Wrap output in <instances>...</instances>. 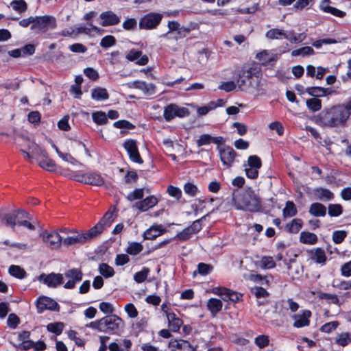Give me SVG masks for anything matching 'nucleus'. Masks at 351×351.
Masks as SVG:
<instances>
[{
    "mask_svg": "<svg viewBox=\"0 0 351 351\" xmlns=\"http://www.w3.org/2000/svg\"><path fill=\"white\" fill-rule=\"evenodd\" d=\"M56 27V19L52 16H35L34 23L30 29L38 33H44Z\"/></svg>",
    "mask_w": 351,
    "mask_h": 351,
    "instance_id": "39448f33",
    "label": "nucleus"
},
{
    "mask_svg": "<svg viewBox=\"0 0 351 351\" xmlns=\"http://www.w3.org/2000/svg\"><path fill=\"white\" fill-rule=\"evenodd\" d=\"M261 165L262 163L261 158L256 155H253L248 158L247 164L246 165L256 169H259L261 167Z\"/></svg>",
    "mask_w": 351,
    "mask_h": 351,
    "instance_id": "4d7b16f0",
    "label": "nucleus"
},
{
    "mask_svg": "<svg viewBox=\"0 0 351 351\" xmlns=\"http://www.w3.org/2000/svg\"><path fill=\"white\" fill-rule=\"evenodd\" d=\"M47 328L49 331L58 335L62 332L64 324L61 322L50 323Z\"/></svg>",
    "mask_w": 351,
    "mask_h": 351,
    "instance_id": "5fc2aeb1",
    "label": "nucleus"
},
{
    "mask_svg": "<svg viewBox=\"0 0 351 351\" xmlns=\"http://www.w3.org/2000/svg\"><path fill=\"white\" fill-rule=\"evenodd\" d=\"M8 271L11 276L19 279H23L26 276V271L19 265H11Z\"/></svg>",
    "mask_w": 351,
    "mask_h": 351,
    "instance_id": "4c0bfd02",
    "label": "nucleus"
},
{
    "mask_svg": "<svg viewBox=\"0 0 351 351\" xmlns=\"http://www.w3.org/2000/svg\"><path fill=\"white\" fill-rule=\"evenodd\" d=\"M189 114V111L186 108L180 107L172 104L165 107L163 116L166 121H170L175 117L183 118Z\"/></svg>",
    "mask_w": 351,
    "mask_h": 351,
    "instance_id": "0eeeda50",
    "label": "nucleus"
},
{
    "mask_svg": "<svg viewBox=\"0 0 351 351\" xmlns=\"http://www.w3.org/2000/svg\"><path fill=\"white\" fill-rule=\"evenodd\" d=\"M306 106L313 112L318 111L322 108V101L317 98H311L306 100Z\"/></svg>",
    "mask_w": 351,
    "mask_h": 351,
    "instance_id": "c03bdc74",
    "label": "nucleus"
},
{
    "mask_svg": "<svg viewBox=\"0 0 351 351\" xmlns=\"http://www.w3.org/2000/svg\"><path fill=\"white\" fill-rule=\"evenodd\" d=\"M347 236V232L345 230L334 231L332 236V241L336 244H339L343 241Z\"/></svg>",
    "mask_w": 351,
    "mask_h": 351,
    "instance_id": "864d4df0",
    "label": "nucleus"
},
{
    "mask_svg": "<svg viewBox=\"0 0 351 351\" xmlns=\"http://www.w3.org/2000/svg\"><path fill=\"white\" fill-rule=\"evenodd\" d=\"M261 264L264 269H271L276 266V263L271 256H263L261 260Z\"/></svg>",
    "mask_w": 351,
    "mask_h": 351,
    "instance_id": "bf43d9fd",
    "label": "nucleus"
},
{
    "mask_svg": "<svg viewBox=\"0 0 351 351\" xmlns=\"http://www.w3.org/2000/svg\"><path fill=\"white\" fill-rule=\"evenodd\" d=\"M317 241V236L314 233L305 231L300 233V241L304 244L314 245Z\"/></svg>",
    "mask_w": 351,
    "mask_h": 351,
    "instance_id": "2f4dec72",
    "label": "nucleus"
},
{
    "mask_svg": "<svg viewBox=\"0 0 351 351\" xmlns=\"http://www.w3.org/2000/svg\"><path fill=\"white\" fill-rule=\"evenodd\" d=\"M339 325V323L337 321L330 322L324 324L320 328V330L325 333H330L331 332L335 330L338 327Z\"/></svg>",
    "mask_w": 351,
    "mask_h": 351,
    "instance_id": "6e6d98bb",
    "label": "nucleus"
},
{
    "mask_svg": "<svg viewBox=\"0 0 351 351\" xmlns=\"http://www.w3.org/2000/svg\"><path fill=\"white\" fill-rule=\"evenodd\" d=\"M36 308L38 313L45 310L58 311L59 304L53 299L47 296H40L36 301Z\"/></svg>",
    "mask_w": 351,
    "mask_h": 351,
    "instance_id": "f8f14e48",
    "label": "nucleus"
},
{
    "mask_svg": "<svg viewBox=\"0 0 351 351\" xmlns=\"http://www.w3.org/2000/svg\"><path fill=\"white\" fill-rule=\"evenodd\" d=\"M160 14L150 12L142 17L139 21L140 29H151L156 27L162 20Z\"/></svg>",
    "mask_w": 351,
    "mask_h": 351,
    "instance_id": "1a4fd4ad",
    "label": "nucleus"
},
{
    "mask_svg": "<svg viewBox=\"0 0 351 351\" xmlns=\"http://www.w3.org/2000/svg\"><path fill=\"white\" fill-rule=\"evenodd\" d=\"M17 215L8 213L3 216L2 221L7 226H10L12 228H14V226L17 224L16 221Z\"/></svg>",
    "mask_w": 351,
    "mask_h": 351,
    "instance_id": "37998d69",
    "label": "nucleus"
},
{
    "mask_svg": "<svg viewBox=\"0 0 351 351\" xmlns=\"http://www.w3.org/2000/svg\"><path fill=\"white\" fill-rule=\"evenodd\" d=\"M143 191V189H136L134 191L130 193L128 195L127 199L130 202L136 199H141L143 197L144 195Z\"/></svg>",
    "mask_w": 351,
    "mask_h": 351,
    "instance_id": "13d9d810",
    "label": "nucleus"
},
{
    "mask_svg": "<svg viewBox=\"0 0 351 351\" xmlns=\"http://www.w3.org/2000/svg\"><path fill=\"white\" fill-rule=\"evenodd\" d=\"M104 224L101 222H98L95 226L91 228L88 231L86 232H83L86 241L91 240L95 237H97L98 235H99L102 231L104 230Z\"/></svg>",
    "mask_w": 351,
    "mask_h": 351,
    "instance_id": "cd10ccee",
    "label": "nucleus"
},
{
    "mask_svg": "<svg viewBox=\"0 0 351 351\" xmlns=\"http://www.w3.org/2000/svg\"><path fill=\"white\" fill-rule=\"evenodd\" d=\"M101 332L116 334L123 327V322L117 315L112 314L101 318Z\"/></svg>",
    "mask_w": 351,
    "mask_h": 351,
    "instance_id": "423d86ee",
    "label": "nucleus"
},
{
    "mask_svg": "<svg viewBox=\"0 0 351 351\" xmlns=\"http://www.w3.org/2000/svg\"><path fill=\"white\" fill-rule=\"evenodd\" d=\"M265 36L269 39H282L287 38V32L282 29L274 28L266 32Z\"/></svg>",
    "mask_w": 351,
    "mask_h": 351,
    "instance_id": "f704fd0d",
    "label": "nucleus"
},
{
    "mask_svg": "<svg viewBox=\"0 0 351 351\" xmlns=\"http://www.w3.org/2000/svg\"><path fill=\"white\" fill-rule=\"evenodd\" d=\"M213 293L220 295L221 299L224 301L230 300L234 302H237L241 298V294L225 288H215Z\"/></svg>",
    "mask_w": 351,
    "mask_h": 351,
    "instance_id": "f3484780",
    "label": "nucleus"
},
{
    "mask_svg": "<svg viewBox=\"0 0 351 351\" xmlns=\"http://www.w3.org/2000/svg\"><path fill=\"white\" fill-rule=\"evenodd\" d=\"M197 25L195 24L191 25L189 27H184L180 25L179 30L178 32L179 38L185 37L191 31L195 29Z\"/></svg>",
    "mask_w": 351,
    "mask_h": 351,
    "instance_id": "774afa93",
    "label": "nucleus"
},
{
    "mask_svg": "<svg viewBox=\"0 0 351 351\" xmlns=\"http://www.w3.org/2000/svg\"><path fill=\"white\" fill-rule=\"evenodd\" d=\"M33 147L35 148L36 152L40 153L43 156V158L39 162V165L43 169H46L47 171H53L56 164L51 158L47 156L45 151L43 150L37 145H34L32 143V147Z\"/></svg>",
    "mask_w": 351,
    "mask_h": 351,
    "instance_id": "a211bd4d",
    "label": "nucleus"
},
{
    "mask_svg": "<svg viewBox=\"0 0 351 351\" xmlns=\"http://www.w3.org/2000/svg\"><path fill=\"white\" fill-rule=\"evenodd\" d=\"M116 43V39L111 35L104 36L100 42L102 47L107 48L113 46Z\"/></svg>",
    "mask_w": 351,
    "mask_h": 351,
    "instance_id": "e2e57ef3",
    "label": "nucleus"
},
{
    "mask_svg": "<svg viewBox=\"0 0 351 351\" xmlns=\"http://www.w3.org/2000/svg\"><path fill=\"white\" fill-rule=\"evenodd\" d=\"M224 104V101L222 99H218L216 101H210L206 106L199 107L197 108V114L199 115H206L210 110L215 109L218 106H222Z\"/></svg>",
    "mask_w": 351,
    "mask_h": 351,
    "instance_id": "393cba45",
    "label": "nucleus"
},
{
    "mask_svg": "<svg viewBox=\"0 0 351 351\" xmlns=\"http://www.w3.org/2000/svg\"><path fill=\"white\" fill-rule=\"evenodd\" d=\"M330 0H323L320 4V9L326 12L330 13L335 16L342 18L346 15V12L336 8L330 5Z\"/></svg>",
    "mask_w": 351,
    "mask_h": 351,
    "instance_id": "5701e85b",
    "label": "nucleus"
},
{
    "mask_svg": "<svg viewBox=\"0 0 351 351\" xmlns=\"http://www.w3.org/2000/svg\"><path fill=\"white\" fill-rule=\"evenodd\" d=\"M348 120L344 108L341 104L326 108L315 117V123L322 128L343 127Z\"/></svg>",
    "mask_w": 351,
    "mask_h": 351,
    "instance_id": "f03ea898",
    "label": "nucleus"
},
{
    "mask_svg": "<svg viewBox=\"0 0 351 351\" xmlns=\"http://www.w3.org/2000/svg\"><path fill=\"white\" fill-rule=\"evenodd\" d=\"M297 212L295 204L291 201H287L285 207L283 208L282 215L285 218L292 217L297 214Z\"/></svg>",
    "mask_w": 351,
    "mask_h": 351,
    "instance_id": "e433bc0d",
    "label": "nucleus"
},
{
    "mask_svg": "<svg viewBox=\"0 0 351 351\" xmlns=\"http://www.w3.org/2000/svg\"><path fill=\"white\" fill-rule=\"evenodd\" d=\"M158 203V199L156 197L152 195L146 197L142 201L136 204V207L141 211H147L149 208L154 207Z\"/></svg>",
    "mask_w": 351,
    "mask_h": 351,
    "instance_id": "b1692460",
    "label": "nucleus"
},
{
    "mask_svg": "<svg viewBox=\"0 0 351 351\" xmlns=\"http://www.w3.org/2000/svg\"><path fill=\"white\" fill-rule=\"evenodd\" d=\"M123 147L126 150L131 161L137 164H143V160L138 152L136 141L128 139L123 143Z\"/></svg>",
    "mask_w": 351,
    "mask_h": 351,
    "instance_id": "9d476101",
    "label": "nucleus"
},
{
    "mask_svg": "<svg viewBox=\"0 0 351 351\" xmlns=\"http://www.w3.org/2000/svg\"><path fill=\"white\" fill-rule=\"evenodd\" d=\"M94 122L99 125H104L108 122V118L105 112L99 111L93 113Z\"/></svg>",
    "mask_w": 351,
    "mask_h": 351,
    "instance_id": "de8ad7c7",
    "label": "nucleus"
},
{
    "mask_svg": "<svg viewBox=\"0 0 351 351\" xmlns=\"http://www.w3.org/2000/svg\"><path fill=\"white\" fill-rule=\"evenodd\" d=\"M129 88H136L141 90L145 95L150 96L156 93V86L152 83L136 80L125 84Z\"/></svg>",
    "mask_w": 351,
    "mask_h": 351,
    "instance_id": "ddd939ff",
    "label": "nucleus"
},
{
    "mask_svg": "<svg viewBox=\"0 0 351 351\" xmlns=\"http://www.w3.org/2000/svg\"><path fill=\"white\" fill-rule=\"evenodd\" d=\"M100 18L102 20L101 25L104 27L114 25L118 24L120 21V18L112 11L102 12L100 14Z\"/></svg>",
    "mask_w": 351,
    "mask_h": 351,
    "instance_id": "aec40b11",
    "label": "nucleus"
},
{
    "mask_svg": "<svg viewBox=\"0 0 351 351\" xmlns=\"http://www.w3.org/2000/svg\"><path fill=\"white\" fill-rule=\"evenodd\" d=\"M306 34L305 33L295 34L293 32L287 33L286 39L289 40L291 43H299L305 40Z\"/></svg>",
    "mask_w": 351,
    "mask_h": 351,
    "instance_id": "58836bf2",
    "label": "nucleus"
},
{
    "mask_svg": "<svg viewBox=\"0 0 351 351\" xmlns=\"http://www.w3.org/2000/svg\"><path fill=\"white\" fill-rule=\"evenodd\" d=\"M169 346L172 349H185L186 347L190 346V344L187 341L185 340L171 339L169 343Z\"/></svg>",
    "mask_w": 351,
    "mask_h": 351,
    "instance_id": "09e8293b",
    "label": "nucleus"
},
{
    "mask_svg": "<svg viewBox=\"0 0 351 351\" xmlns=\"http://www.w3.org/2000/svg\"><path fill=\"white\" fill-rule=\"evenodd\" d=\"M114 218V210H110L106 213L99 222L104 224V227L105 226H109L113 221Z\"/></svg>",
    "mask_w": 351,
    "mask_h": 351,
    "instance_id": "0e129e2a",
    "label": "nucleus"
},
{
    "mask_svg": "<svg viewBox=\"0 0 351 351\" xmlns=\"http://www.w3.org/2000/svg\"><path fill=\"white\" fill-rule=\"evenodd\" d=\"M165 232L166 230L163 228L162 225H153L144 232L143 237L145 239H154Z\"/></svg>",
    "mask_w": 351,
    "mask_h": 351,
    "instance_id": "4be33fe9",
    "label": "nucleus"
},
{
    "mask_svg": "<svg viewBox=\"0 0 351 351\" xmlns=\"http://www.w3.org/2000/svg\"><path fill=\"white\" fill-rule=\"evenodd\" d=\"M254 342L258 347L263 348L269 344V337L264 335H259L255 338Z\"/></svg>",
    "mask_w": 351,
    "mask_h": 351,
    "instance_id": "052dcab7",
    "label": "nucleus"
},
{
    "mask_svg": "<svg viewBox=\"0 0 351 351\" xmlns=\"http://www.w3.org/2000/svg\"><path fill=\"white\" fill-rule=\"evenodd\" d=\"M236 82L241 90L252 91L257 95H263L266 92L261 69L256 66H243L239 72Z\"/></svg>",
    "mask_w": 351,
    "mask_h": 351,
    "instance_id": "f257e3e1",
    "label": "nucleus"
},
{
    "mask_svg": "<svg viewBox=\"0 0 351 351\" xmlns=\"http://www.w3.org/2000/svg\"><path fill=\"white\" fill-rule=\"evenodd\" d=\"M311 312L304 310L302 313L294 315L292 317L294 320L293 326L295 328H302L309 326Z\"/></svg>",
    "mask_w": 351,
    "mask_h": 351,
    "instance_id": "2eb2a0df",
    "label": "nucleus"
},
{
    "mask_svg": "<svg viewBox=\"0 0 351 351\" xmlns=\"http://www.w3.org/2000/svg\"><path fill=\"white\" fill-rule=\"evenodd\" d=\"M219 151L223 165L227 167H231L237 156V152L229 146L219 147Z\"/></svg>",
    "mask_w": 351,
    "mask_h": 351,
    "instance_id": "4468645a",
    "label": "nucleus"
},
{
    "mask_svg": "<svg viewBox=\"0 0 351 351\" xmlns=\"http://www.w3.org/2000/svg\"><path fill=\"white\" fill-rule=\"evenodd\" d=\"M86 184L100 186L104 184L103 177L95 172L86 173Z\"/></svg>",
    "mask_w": 351,
    "mask_h": 351,
    "instance_id": "bb28decb",
    "label": "nucleus"
},
{
    "mask_svg": "<svg viewBox=\"0 0 351 351\" xmlns=\"http://www.w3.org/2000/svg\"><path fill=\"white\" fill-rule=\"evenodd\" d=\"M38 280L48 286L49 287L56 288L64 283V276L61 274L50 273L49 274H41Z\"/></svg>",
    "mask_w": 351,
    "mask_h": 351,
    "instance_id": "9b49d317",
    "label": "nucleus"
},
{
    "mask_svg": "<svg viewBox=\"0 0 351 351\" xmlns=\"http://www.w3.org/2000/svg\"><path fill=\"white\" fill-rule=\"evenodd\" d=\"M311 254V258L317 264L322 266L326 265L327 261V257L324 250L320 247H317L309 252Z\"/></svg>",
    "mask_w": 351,
    "mask_h": 351,
    "instance_id": "412c9836",
    "label": "nucleus"
},
{
    "mask_svg": "<svg viewBox=\"0 0 351 351\" xmlns=\"http://www.w3.org/2000/svg\"><path fill=\"white\" fill-rule=\"evenodd\" d=\"M351 342L350 335L348 332H342L335 338V343L341 346H346Z\"/></svg>",
    "mask_w": 351,
    "mask_h": 351,
    "instance_id": "a19ab883",
    "label": "nucleus"
},
{
    "mask_svg": "<svg viewBox=\"0 0 351 351\" xmlns=\"http://www.w3.org/2000/svg\"><path fill=\"white\" fill-rule=\"evenodd\" d=\"M64 278L66 282L64 285V287L67 289L75 288V285L82 280V271L76 268H73L66 271L63 274Z\"/></svg>",
    "mask_w": 351,
    "mask_h": 351,
    "instance_id": "6e6552de",
    "label": "nucleus"
},
{
    "mask_svg": "<svg viewBox=\"0 0 351 351\" xmlns=\"http://www.w3.org/2000/svg\"><path fill=\"white\" fill-rule=\"evenodd\" d=\"M314 195L317 199L322 201H329L334 198V194L330 190L322 187L315 189Z\"/></svg>",
    "mask_w": 351,
    "mask_h": 351,
    "instance_id": "c85d7f7f",
    "label": "nucleus"
},
{
    "mask_svg": "<svg viewBox=\"0 0 351 351\" xmlns=\"http://www.w3.org/2000/svg\"><path fill=\"white\" fill-rule=\"evenodd\" d=\"M315 53V51L313 50V49L311 47H301L298 49H295L293 51H292L291 52V56H309V55H313Z\"/></svg>",
    "mask_w": 351,
    "mask_h": 351,
    "instance_id": "79ce46f5",
    "label": "nucleus"
},
{
    "mask_svg": "<svg viewBox=\"0 0 351 351\" xmlns=\"http://www.w3.org/2000/svg\"><path fill=\"white\" fill-rule=\"evenodd\" d=\"M213 137L207 134H202L199 139L197 141V145L201 147L206 145L212 143Z\"/></svg>",
    "mask_w": 351,
    "mask_h": 351,
    "instance_id": "338daca9",
    "label": "nucleus"
},
{
    "mask_svg": "<svg viewBox=\"0 0 351 351\" xmlns=\"http://www.w3.org/2000/svg\"><path fill=\"white\" fill-rule=\"evenodd\" d=\"M70 232L69 229L60 228L58 230L48 232L43 231L40 234L43 241L51 249H58L61 244L63 243V238L60 235V232L68 234Z\"/></svg>",
    "mask_w": 351,
    "mask_h": 351,
    "instance_id": "20e7f679",
    "label": "nucleus"
},
{
    "mask_svg": "<svg viewBox=\"0 0 351 351\" xmlns=\"http://www.w3.org/2000/svg\"><path fill=\"white\" fill-rule=\"evenodd\" d=\"M302 227L301 219H294L285 226L286 230L289 233H298Z\"/></svg>",
    "mask_w": 351,
    "mask_h": 351,
    "instance_id": "c9c22d12",
    "label": "nucleus"
},
{
    "mask_svg": "<svg viewBox=\"0 0 351 351\" xmlns=\"http://www.w3.org/2000/svg\"><path fill=\"white\" fill-rule=\"evenodd\" d=\"M256 58L261 61L263 64H265L271 62L276 61L278 59V55L271 53L267 50H263V51L256 54Z\"/></svg>",
    "mask_w": 351,
    "mask_h": 351,
    "instance_id": "a878e982",
    "label": "nucleus"
},
{
    "mask_svg": "<svg viewBox=\"0 0 351 351\" xmlns=\"http://www.w3.org/2000/svg\"><path fill=\"white\" fill-rule=\"evenodd\" d=\"M184 193L191 197H195L199 193V189L193 183L188 182L184 186Z\"/></svg>",
    "mask_w": 351,
    "mask_h": 351,
    "instance_id": "603ef678",
    "label": "nucleus"
},
{
    "mask_svg": "<svg viewBox=\"0 0 351 351\" xmlns=\"http://www.w3.org/2000/svg\"><path fill=\"white\" fill-rule=\"evenodd\" d=\"M149 273V269L147 267H143V269L134 274V280L138 282L141 283L144 282Z\"/></svg>",
    "mask_w": 351,
    "mask_h": 351,
    "instance_id": "8fccbe9b",
    "label": "nucleus"
},
{
    "mask_svg": "<svg viewBox=\"0 0 351 351\" xmlns=\"http://www.w3.org/2000/svg\"><path fill=\"white\" fill-rule=\"evenodd\" d=\"M222 306L221 300L217 298H210L207 302L208 309L213 315L221 310Z\"/></svg>",
    "mask_w": 351,
    "mask_h": 351,
    "instance_id": "72a5a7b5",
    "label": "nucleus"
},
{
    "mask_svg": "<svg viewBox=\"0 0 351 351\" xmlns=\"http://www.w3.org/2000/svg\"><path fill=\"white\" fill-rule=\"evenodd\" d=\"M99 271L101 275L108 278L114 274V269L106 263H101L99 266Z\"/></svg>",
    "mask_w": 351,
    "mask_h": 351,
    "instance_id": "ea45409f",
    "label": "nucleus"
},
{
    "mask_svg": "<svg viewBox=\"0 0 351 351\" xmlns=\"http://www.w3.org/2000/svg\"><path fill=\"white\" fill-rule=\"evenodd\" d=\"M143 249V245L140 243L133 242L129 244L127 252L131 255L135 256L139 254Z\"/></svg>",
    "mask_w": 351,
    "mask_h": 351,
    "instance_id": "3c124183",
    "label": "nucleus"
},
{
    "mask_svg": "<svg viewBox=\"0 0 351 351\" xmlns=\"http://www.w3.org/2000/svg\"><path fill=\"white\" fill-rule=\"evenodd\" d=\"M231 204L237 210L251 213L258 212L261 208L260 198L250 189L233 193Z\"/></svg>",
    "mask_w": 351,
    "mask_h": 351,
    "instance_id": "7ed1b4c3",
    "label": "nucleus"
},
{
    "mask_svg": "<svg viewBox=\"0 0 351 351\" xmlns=\"http://www.w3.org/2000/svg\"><path fill=\"white\" fill-rule=\"evenodd\" d=\"M138 179V174L136 171L131 170L127 171L124 176V182L126 184L135 183Z\"/></svg>",
    "mask_w": 351,
    "mask_h": 351,
    "instance_id": "680f3d73",
    "label": "nucleus"
},
{
    "mask_svg": "<svg viewBox=\"0 0 351 351\" xmlns=\"http://www.w3.org/2000/svg\"><path fill=\"white\" fill-rule=\"evenodd\" d=\"M306 93L310 95L315 97V98L330 95L332 93V90H331L330 88L316 86L307 88Z\"/></svg>",
    "mask_w": 351,
    "mask_h": 351,
    "instance_id": "c756f323",
    "label": "nucleus"
},
{
    "mask_svg": "<svg viewBox=\"0 0 351 351\" xmlns=\"http://www.w3.org/2000/svg\"><path fill=\"white\" fill-rule=\"evenodd\" d=\"M91 97L93 99L97 101L106 100L108 99L109 95L106 88L97 87L92 90Z\"/></svg>",
    "mask_w": 351,
    "mask_h": 351,
    "instance_id": "473e14b6",
    "label": "nucleus"
},
{
    "mask_svg": "<svg viewBox=\"0 0 351 351\" xmlns=\"http://www.w3.org/2000/svg\"><path fill=\"white\" fill-rule=\"evenodd\" d=\"M125 58L128 60L130 62H135L136 64L140 66L147 64L149 60L147 55H143L141 51L134 49L128 51Z\"/></svg>",
    "mask_w": 351,
    "mask_h": 351,
    "instance_id": "dca6fc26",
    "label": "nucleus"
},
{
    "mask_svg": "<svg viewBox=\"0 0 351 351\" xmlns=\"http://www.w3.org/2000/svg\"><path fill=\"white\" fill-rule=\"evenodd\" d=\"M343 208L339 204H330L328 205V215L330 217H339L342 214Z\"/></svg>",
    "mask_w": 351,
    "mask_h": 351,
    "instance_id": "49530a36",
    "label": "nucleus"
},
{
    "mask_svg": "<svg viewBox=\"0 0 351 351\" xmlns=\"http://www.w3.org/2000/svg\"><path fill=\"white\" fill-rule=\"evenodd\" d=\"M309 213L315 217H324L326 214V208L321 203H313L309 208Z\"/></svg>",
    "mask_w": 351,
    "mask_h": 351,
    "instance_id": "7c9ffc66",
    "label": "nucleus"
},
{
    "mask_svg": "<svg viewBox=\"0 0 351 351\" xmlns=\"http://www.w3.org/2000/svg\"><path fill=\"white\" fill-rule=\"evenodd\" d=\"M73 235L68 236L63 239V244L66 246L73 245L79 243H84L86 241L83 232H78L75 230H69ZM69 233V232H68Z\"/></svg>",
    "mask_w": 351,
    "mask_h": 351,
    "instance_id": "6ab92c4d",
    "label": "nucleus"
},
{
    "mask_svg": "<svg viewBox=\"0 0 351 351\" xmlns=\"http://www.w3.org/2000/svg\"><path fill=\"white\" fill-rule=\"evenodd\" d=\"M124 309L130 317L136 318L138 316V311L133 304H127L125 306Z\"/></svg>",
    "mask_w": 351,
    "mask_h": 351,
    "instance_id": "69168bd1",
    "label": "nucleus"
},
{
    "mask_svg": "<svg viewBox=\"0 0 351 351\" xmlns=\"http://www.w3.org/2000/svg\"><path fill=\"white\" fill-rule=\"evenodd\" d=\"M12 8L19 12V13H23L26 11L27 6V3L24 0H14L10 3Z\"/></svg>",
    "mask_w": 351,
    "mask_h": 351,
    "instance_id": "a18cd8bd",
    "label": "nucleus"
}]
</instances>
